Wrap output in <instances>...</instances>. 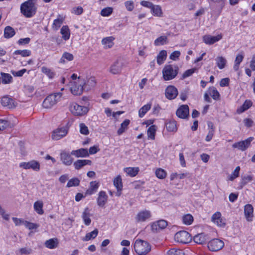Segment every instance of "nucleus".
Here are the masks:
<instances>
[{
	"instance_id": "1",
	"label": "nucleus",
	"mask_w": 255,
	"mask_h": 255,
	"mask_svg": "<svg viewBox=\"0 0 255 255\" xmlns=\"http://www.w3.org/2000/svg\"><path fill=\"white\" fill-rule=\"evenodd\" d=\"M84 90L88 91L89 88L87 87L86 81L84 79H81L80 77H78L77 82L72 83L71 87V93L74 95H81Z\"/></svg>"
},
{
	"instance_id": "2",
	"label": "nucleus",
	"mask_w": 255,
	"mask_h": 255,
	"mask_svg": "<svg viewBox=\"0 0 255 255\" xmlns=\"http://www.w3.org/2000/svg\"><path fill=\"white\" fill-rule=\"evenodd\" d=\"M179 68L175 65H167L162 70L163 78L164 80H171L177 76Z\"/></svg>"
},
{
	"instance_id": "3",
	"label": "nucleus",
	"mask_w": 255,
	"mask_h": 255,
	"mask_svg": "<svg viewBox=\"0 0 255 255\" xmlns=\"http://www.w3.org/2000/svg\"><path fill=\"white\" fill-rule=\"evenodd\" d=\"M62 95V93L57 92L47 96L42 104L43 108L46 109L51 108L61 100Z\"/></svg>"
},
{
	"instance_id": "4",
	"label": "nucleus",
	"mask_w": 255,
	"mask_h": 255,
	"mask_svg": "<svg viewBox=\"0 0 255 255\" xmlns=\"http://www.w3.org/2000/svg\"><path fill=\"white\" fill-rule=\"evenodd\" d=\"M21 13L27 17H30L35 14L36 7L33 1H25L21 4Z\"/></svg>"
},
{
	"instance_id": "5",
	"label": "nucleus",
	"mask_w": 255,
	"mask_h": 255,
	"mask_svg": "<svg viewBox=\"0 0 255 255\" xmlns=\"http://www.w3.org/2000/svg\"><path fill=\"white\" fill-rule=\"evenodd\" d=\"M134 249L137 254H147L151 251V246L146 241L136 240L134 245Z\"/></svg>"
},
{
	"instance_id": "6",
	"label": "nucleus",
	"mask_w": 255,
	"mask_h": 255,
	"mask_svg": "<svg viewBox=\"0 0 255 255\" xmlns=\"http://www.w3.org/2000/svg\"><path fill=\"white\" fill-rule=\"evenodd\" d=\"M69 110L75 116H83L89 111L87 107L80 106L76 103H72L70 104Z\"/></svg>"
},
{
	"instance_id": "7",
	"label": "nucleus",
	"mask_w": 255,
	"mask_h": 255,
	"mask_svg": "<svg viewBox=\"0 0 255 255\" xmlns=\"http://www.w3.org/2000/svg\"><path fill=\"white\" fill-rule=\"evenodd\" d=\"M68 130L69 128L67 126L58 128L52 131L51 138L53 140H59L67 135Z\"/></svg>"
},
{
	"instance_id": "8",
	"label": "nucleus",
	"mask_w": 255,
	"mask_h": 255,
	"mask_svg": "<svg viewBox=\"0 0 255 255\" xmlns=\"http://www.w3.org/2000/svg\"><path fill=\"white\" fill-rule=\"evenodd\" d=\"M174 239L176 242L183 244L188 243L191 239L190 235L185 231H181L176 233Z\"/></svg>"
},
{
	"instance_id": "9",
	"label": "nucleus",
	"mask_w": 255,
	"mask_h": 255,
	"mask_svg": "<svg viewBox=\"0 0 255 255\" xmlns=\"http://www.w3.org/2000/svg\"><path fill=\"white\" fill-rule=\"evenodd\" d=\"M19 167L24 169H31L35 171H38L40 170V163L34 160H32L28 162H22L20 163Z\"/></svg>"
},
{
	"instance_id": "10",
	"label": "nucleus",
	"mask_w": 255,
	"mask_h": 255,
	"mask_svg": "<svg viewBox=\"0 0 255 255\" xmlns=\"http://www.w3.org/2000/svg\"><path fill=\"white\" fill-rule=\"evenodd\" d=\"M224 246V242L217 239L210 241L208 244V247L211 251H218L222 249Z\"/></svg>"
},
{
	"instance_id": "11",
	"label": "nucleus",
	"mask_w": 255,
	"mask_h": 255,
	"mask_svg": "<svg viewBox=\"0 0 255 255\" xmlns=\"http://www.w3.org/2000/svg\"><path fill=\"white\" fill-rule=\"evenodd\" d=\"M253 139V137H250L244 141L235 143L232 145L233 147L244 151L250 146L251 142Z\"/></svg>"
},
{
	"instance_id": "12",
	"label": "nucleus",
	"mask_w": 255,
	"mask_h": 255,
	"mask_svg": "<svg viewBox=\"0 0 255 255\" xmlns=\"http://www.w3.org/2000/svg\"><path fill=\"white\" fill-rule=\"evenodd\" d=\"M124 66V62L118 60L111 66L109 71L113 74H119L121 72Z\"/></svg>"
},
{
	"instance_id": "13",
	"label": "nucleus",
	"mask_w": 255,
	"mask_h": 255,
	"mask_svg": "<svg viewBox=\"0 0 255 255\" xmlns=\"http://www.w3.org/2000/svg\"><path fill=\"white\" fill-rule=\"evenodd\" d=\"M211 220L219 227H224L225 226V219L221 217V214L219 212H217L212 215Z\"/></svg>"
},
{
	"instance_id": "14",
	"label": "nucleus",
	"mask_w": 255,
	"mask_h": 255,
	"mask_svg": "<svg viewBox=\"0 0 255 255\" xmlns=\"http://www.w3.org/2000/svg\"><path fill=\"white\" fill-rule=\"evenodd\" d=\"M203 41L206 44L212 45L222 38L221 34L213 36L210 35H205L203 36Z\"/></svg>"
},
{
	"instance_id": "15",
	"label": "nucleus",
	"mask_w": 255,
	"mask_h": 255,
	"mask_svg": "<svg viewBox=\"0 0 255 255\" xmlns=\"http://www.w3.org/2000/svg\"><path fill=\"white\" fill-rule=\"evenodd\" d=\"M165 96L169 99H175L178 95V90L177 88L173 86H169L165 89Z\"/></svg>"
},
{
	"instance_id": "16",
	"label": "nucleus",
	"mask_w": 255,
	"mask_h": 255,
	"mask_svg": "<svg viewBox=\"0 0 255 255\" xmlns=\"http://www.w3.org/2000/svg\"><path fill=\"white\" fill-rule=\"evenodd\" d=\"M189 109L187 105L181 106L176 111V115L181 119H185L189 115Z\"/></svg>"
},
{
	"instance_id": "17",
	"label": "nucleus",
	"mask_w": 255,
	"mask_h": 255,
	"mask_svg": "<svg viewBox=\"0 0 255 255\" xmlns=\"http://www.w3.org/2000/svg\"><path fill=\"white\" fill-rule=\"evenodd\" d=\"M150 217L151 214L149 211H142L138 213L135 217V220L137 222H143L149 219Z\"/></svg>"
},
{
	"instance_id": "18",
	"label": "nucleus",
	"mask_w": 255,
	"mask_h": 255,
	"mask_svg": "<svg viewBox=\"0 0 255 255\" xmlns=\"http://www.w3.org/2000/svg\"><path fill=\"white\" fill-rule=\"evenodd\" d=\"M108 198V197L105 191H100L98 194L97 199L98 205L101 207H104L107 202Z\"/></svg>"
},
{
	"instance_id": "19",
	"label": "nucleus",
	"mask_w": 255,
	"mask_h": 255,
	"mask_svg": "<svg viewBox=\"0 0 255 255\" xmlns=\"http://www.w3.org/2000/svg\"><path fill=\"white\" fill-rule=\"evenodd\" d=\"M1 104L3 106L6 107L8 109H12L16 106L14 100L6 96L2 98Z\"/></svg>"
},
{
	"instance_id": "20",
	"label": "nucleus",
	"mask_w": 255,
	"mask_h": 255,
	"mask_svg": "<svg viewBox=\"0 0 255 255\" xmlns=\"http://www.w3.org/2000/svg\"><path fill=\"white\" fill-rule=\"evenodd\" d=\"M167 226V222L164 220H159L156 222L153 223L151 225V229L152 231H157L159 229H163Z\"/></svg>"
},
{
	"instance_id": "21",
	"label": "nucleus",
	"mask_w": 255,
	"mask_h": 255,
	"mask_svg": "<svg viewBox=\"0 0 255 255\" xmlns=\"http://www.w3.org/2000/svg\"><path fill=\"white\" fill-rule=\"evenodd\" d=\"M253 207L251 204H247L244 207V214L248 221H252L253 217Z\"/></svg>"
},
{
	"instance_id": "22",
	"label": "nucleus",
	"mask_w": 255,
	"mask_h": 255,
	"mask_svg": "<svg viewBox=\"0 0 255 255\" xmlns=\"http://www.w3.org/2000/svg\"><path fill=\"white\" fill-rule=\"evenodd\" d=\"M71 154L76 157H85L89 156V153L87 149L80 148L77 150H72Z\"/></svg>"
},
{
	"instance_id": "23",
	"label": "nucleus",
	"mask_w": 255,
	"mask_h": 255,
	"mask_svg": "<svg viewBox=\"0 0 255 255\" xmlns=\"http://www.w3.org/2000/svg\"><path fill=\"white\" fill-rule=\"evenodd\" d=\"M90 217L91 214L90 213V210L88 207H87L84 209L82 214V218L86 226H89L90 225L91 223Z\"/></svg>"
},
{
	"instance_id": "24",
	"label": "nucleus",
	"mask_w": 255,
	"mask_h": 255,
	"mask_svg": "<svg viewBox=\"0 0 255 255\" xmlns=\"http://www.w3.org/2000/svg\"><path fill=\"white\" fill-rule=\"evenodd\" d=\"M60 158L62 163L66 165H70L73 162V158L71 155L65 152L61 153Z\"/></svg>"
},
{
	"instance_id": "25",
	"label": "nucleus",
	"mask_w": 255,
	"mask_h": 255,
	"mask_svg": "<svg viewBox=\"0 0 255 255\" xmlns=\"http://www.w3.org/2000/svg\"><path fill=\"white\" fill-rule=\"evenodd\" d=\"M114 185L115 187L117 188L118 190V192L117 193V195L118 196H120L121 195V191L122 190L123 188V183L122 178L120 175L117 176L114 179Z\"/></svg>"
},
{
	"instance_id": "26",
	"label": "nucleus",
	"mask_w": 255,
	"mask_h": 255,
	"mask_svg": "<svg viewBox=\"0 0 255 255\" xmlns=\"http://www.w3.org/2000/svg\"><path fill=\"white\" fill-rule=\"evenodd\" d=\"M208 238L204 233H200L195 235L193 238L194 242L198 244H203L208 240Z\"/></svg>"
},
{
	"instance_id": "27",
	"label": "nucleus",
	"mask_w": 255,
	"mask_h": 255,
	"mask_svg": "<svg viewBox=\"0 0 255 255\" xmlns=\"http://www.w3.org/2000/svg\"><path fill=\"white\" fill-rule=\"evenodd\" d=\"M92 161L87 159H79L74 162V166L76 169L79 170L86 165H91Z\"/></svg>"
},
{
	"instance_id": "28",
	"label": "nucleus",
	"mask_w": 255,
	"mask_h": 255,
	"mask_svg": "<svg viewBox=\"0 0 255 255\" xmlns=\"http://www.w3.org/2000/svg\"><path fill=\"white\" fill-rule=\"evenodd\" d=\"M64 20V17L62 15H58V18L53 21L52 25V28L54 30H57L63 24Z\"/></svg>"
},
{
	"instance_id": "29",
	"label": "nucleus",
	"mask_w": 255,
	"mask_h": 255,
	"mask_svg": "<svg viewBox=\"0 0 255 255\" xmlns=\"http://www.w3.org/2000/svg\"><path fill=\"white\" fill-rule=\"evenodd\" d=\"M99 186V182L96 181H92L90 183V188L87 190L86 195H92L97 191Z\"/></svg>"
},
{
	"instance_id": "30",
	"label": "nucleus",
	"mask_w": 255,
	"mask_h": 255,
	"mask_svg": "<svg viewBox=\"0 0 255 255\" xmlns=\"http://www.w3.org/2000/svg\"><path fill=\"white\" fill-rule=\"evenodd\" d=\"M114 38L113 36L107 37L102 39V43L105 48H110L114 45Z\"/></svg>"
},
{
	"instance_id": "31",
	"label": "nucleus",
	"mask_w": 255,
	"mask_h": 255,
	"mask_svg": "<svg viewBox=\"0 0 255 255\" xmlns=\"http://www.w3.org/2000/svg\"><path fill=\"white\" fill-rule=\"evenodd\" d=\"M166 129L170 132L176 131L177 128L176 122L174 120H169L165 124Z\"/></svg>"
},
{
	"instance_id": "32",
	"label": "nucleus",
	"mask_w": 255,
	"mask_h": 255,
	"mask_svg": "<svg viewBox=\"0 0 255 255\" xmlns=\"http://www.w3.org/2000/svg\"><path fill=\"white\" fill-rule=\"evenodd\" d=\"M44 245L45 247L50 249L56 248L58 245V240L56 238H53L45 241Z\"/></svg>"
},
{
	"instance_id": "33",
	"label": "nucleus",
	"mask_w": 255,
	"mask_h": 255,
	"mask_svg": "<svg viewBox=\"0 0 255 255\" xmlns=\"http://www.w3.org/2000/svg\"><path fill=\"white\" fill-rule=\"evenodd\" d=\"M252 105V102L251 101L246 100L242 106L237 109V112L238 114H241L249 109Z\"/></svg>"
},
{
	"instance_id": "34",
	"label": "nucleus",
	"mask_w": 255,
	"mask_h": 255,
	"mask_svg": "<svg viewBox=\"0 0 255 255\" xmlns=\"http://www.w3.org/2000/svg\"><path fill=\"white\" fill-rule=\"evenodd\" d=\"M124 170L129 176L134 177L138 174L139 169L138 167H126Z\"/></svg>"
},
{
	"instance_id": "35",
	"label": "nucleus",
	"mask_w": 255,
	"mask_h": 255,
	"mask_svg": "<svg viewBox=\"0 0 255 255\" xmlns=\"http://www.w3.org/2000/svg\"><path fill=\"white\" fill-rule=\"evenodd\" d=\"M150 9L153 15L158 17L162 16V11L159 5L153 4Z\"/></svg>"
},
{
	"instance_id": "36",
	"label": "nucleus",
	"mask_w": 255,
	"mask_h": 255,
	"mask_svg": "<svg viewBox=\"0 0 255 255\" xmlns=\"http://www.w3.org/2000/svg\"><path fill=\"white\" fill-rule=\"evenodd\" d=\"M43 203L42 201H37L34 203V210L39 215H42L44 213L43 210Z\"/></svg>"
},
{
	"instance_id": "37",
	"label": "nucleus",
	"mask_w": 255,
	"mask_h": 255,
	"mask_svg": "<svg viewBox=\"0 0 255 255\" xmlns=\"http://www.w3.org/2000/svg\"><path fill=\"white\" fill-rule=\"evenodd\" d=\"M60 33L62 35V38L67 40L70 38V30L68 26L64 25L62 27L60 30Z\"/></svg>"
},
{
	"instance_id": "38",
	"label": "nucleus",
	"mask_w": 255,
	"mask_h": 255,
	"mask_svg": "<svg viewBox=\"0 0 255 255\" xmlns=\"http://www.w3.org/2000/svg\"><path fill=\"white\" fill-rule=\"evenodd\" d=\"M167 57V52L166 50H163L160 51L157 56V62L158 65H161L163 63Z\"/></svg>"
},
{
	"instance_id": "39",
	"label": "nucleus",
	"mask_w": 255,
	"mask_h": 255,
	"mask_svg": "<svg viewBox=\"0 0 255 255\" xmlns=\"http://www.w3.org/2000/svg\"><path fill=\"white\" fill-rule=\"evenodd\" d=\"M14 29L10 26H7L4 30V36L6 38L12 37L15 34Z\"/></svg>"
},
{
	"instance_id": "40",
	"label": "nucleus",
	"mask_w": 255,
	"mask_h": 255,
	"mask_svg": "<svg viewBox=\"0 0 255 255\" xmlns=\"http://www.w3.org/2000/svg\"><path fill=\"white\" fill-rule=\"evenodd\" d=\"M0 75L1 76V81L3 84H7L11 82L12 77L9 74L1 72Z\"/></svg>"
},
{
	"instance_id": "41",
	"label": "nucleus",
	"mask_w": 255,
	"mask_h": 255,
	"mask_svg": "<svg viewBox=\"0 0 255 255\" xmlns=\"http://www.w3.org/2000/svg\"><path fill=\"white\" fill-rule=\"evenodd\" d=\"M98 234V230L96 229L92 232L87 233L85 237L83 239L84 241H88L91 239H95Z\"/></svg>"
},
{
	"instance_id": "42",
	"label": "nucleus",
	"mask_w": 255,
	"mask_h": 255,
	"mask_svg": "<svg viewBox=\"0 0 255 255\" xmlns=\"http://www.w3.org/2000/svg\"><path fill=\"white\" fill-rule=\"evenodd\" d=\"M129 123L130 121L129 120L126 119L121 124V127L117 131V133L119 135L122 134L125 131V130L127 129Z\"/></svg>"
},
{
	"instance_id": "43",
	"label": "nucleus",
	"mask_w": 255,
	"mask_h": 255,
	"mask_svg": "<svg viewBox=\"0 0 255 255\" xmlns=\"http://www.w3.org/2000/svg\"><path fill=\"white\" fill-rule=\"evenodd\" d=\"M156 130V126L155 125H152L148 128L147 131L148 138L152 140L154 139Z\"/></svg>"
},
{
	"instance_id": "44",
	"label": "nucleus",
	"mask_w": 255,
	"mask_h": 255,
	"mask_svg": "<svg viewBox=\"0 0 255 255\" xmlns=\"http://www.w3.org/2000/svg\"><path fill=\"white\" fill-rule=\"evenodd\" d=\"M217 66L220 69H223L226 63V60L222 56L217 57L216 59Z\"/></svg>"
},
{
	"instance_id": "45",
	"label": "nucleus",
	"mask_w": 255,
	"mask_h": 255,
	"mask_svg": "<svg viewBox=\"0 0 255 255\" xmlns=\"http://www.w3.org/2000/svg\"><path fill=\"white\" fill-rule=\"evenodd\" d=\"M151 105L147 104L141 107L138 111V115L140 118H142L146 113L151 108Z\"/></svg>"
},
{
	"instance_id": "46",
	"label": "nucleus",
	"mask_w": 255,
	"mask_h": 255,
	"mask_svg": "<svg viewBox=\"0 0 255 255\" xmlns=\"http://www.w3.org/2000/svg\"><path fill=\"white\" fill-rule=\"evenodd\" d=\"M73 55L72 54L68 52H64L60 60V62L61 63H64L65 62V60L70 61L73 59Z\"/></svg>"
},
{
	"instance_id": "47",
	"label": "nucleus",
	"mask_w": 255,
	"mask_h": 255,
	"mask_svg": "<svg viewBox=\"0 0 255 255\" xmlns=\"http://www.w3.org/2000/svg\"><path fill=\"white\" fill-rule=\"evenodd\" d=\"M182 220L184 224L190 225L193 221V217L190 214H186L183 217Z\"/></svg>"
},
{
	"instance_id": "48",
	"label": "nucleus",
	"mask_w": 255,
	"mask_h": 255,
	"mask_svg": "<svg viewBox=\"0 0 255 255\" xmlns=\"http://www.w3.org/2000/svg\"><path fill=\"white\" fill-rule=\"evenodd\" d=\"M80 184V180L77 178L71 179L67 184V187L70 188L73 186H77Z\"/></svg>"
},
{
	"instance_id": "49",
	"label": "nucleus",
	"mask_w": 255,
	"mask_h": 255,
	"mask_svg": "<svg viewBox=\"0 0 255 255\" xmlns=\"http://www.w3.org/2000/svg\"><path fill=\"white\" fill-rule=\"evenodd\" d=\"M167 38L166 36H161L156 39L154 41V44L156 46L163 45L166 43Z\"/></svg>"
},
{
	"instance_id": "50",
	"label": "nucleus",
	"mask_w": 255,
	"mask_h": 255,
	"mask_svg": "<svg viewBox=\"0 0 255 255\" xmlns=\"http://www.w3.org/2000/svg\"><path fill=\"white\" fill-rule=\"evenodd\" d=\"M155 174L159 179H164L166 176V171L162 168H158L155 171Z\"/></svg>"
},
{
	"instance_id": "51",
	"label": "nucleus",
	"mask_w": 255,
	"mask_h": 255,
	"mask_svg": "<svg viewBox=\"0 0 255 255\" xmlns=\"http://www.w3.org/2000/svg\"><path fill=\"white\" fill-rule=\"evenodd\" d=\"M210 94L214 100H218L220 97L218 91L214 87H211L209 89Z\"/></svg>"
},
{
	"instance_id": "52",
	"label": "nucleus",
	"mask_w": 255,
	"mask_h": 255,
	"mask_svg": "<svg viewBox=\"0 0 255 255\" xmlns=\"http://www.w3.org/2000/svg\"><path fill=\"white\" fill-rule=\"evenodd\" d=\"M41 71L50 79L53 78L55 75L54 73L50 69L46 67H42Z\"/></svg>"
},
{
	"instance_id": "53",
	"label": "nucleus",
	"mask_w": 255,
	"mask_h": 255,
	"mask_svg": "<svg viewBox=\"0 0 255 255\" xmlns=\"http://www.w3.org/2000/svg\"><path fill=\"white\" fill-rule=\"evenodd\" d=\"M80 132L84 135H88L89 133L88 128L84 123H81L79 125Z\"/></svg>"
},
{
	"instance_id": "54",
	"label": "nucleus",
	"mask_w": 255,
	"mask_h": 255,
	"mask_svg": "<svg viewBox=\"0 0 255 255\" xmlns=\"http://www.w3.org/2000/svg\"><path fill=\"white\" fill-rule=\"evenodd\" d=\"M113 12V8L111 7H107L102 9L101 14L103 16H108Z\"/></svg>"
},
{
	"instance_id": "55",
	"label": "nucleus",
	"mask_w": 255,
	"mask_h": 255,
	"mask_svg": "<svg viewBox=\"0 0 255 255\" xmlns=\"http://www.w3.org/2000/svg\"><path fill=\"white\" fill-rule=\"evenodd\" d=\"M10 122L5 120L0 119V130H3L9 126Z\"/></svg>"
},
{
	"instance_id": "56",
	"label": "nucleus",
	"mask_w": 255,
	"mask_h": 255,
	"mask_svg": "<svg viewBox=\"0 0 255 255\" xmlns=\"http://www.w3.org/2000/svg\"><path fill=\"white\" fill-rule=\"evenodd\" d=\"M14 54L21 55L23 57L28 56L30 55L31 52L29 50H17L15 51Z\"/></svg>"
},
{
	"instance_id": "57",
	"label": "nucleus",
	"mask_w": 255,
	"mask_h": 255,
	"mask_svg": "<svg viewBox=\"0 0 255 255\" xmlns=\"http://www.w3.org/2000/svg\"><path fill=\"white\" fill-rule=\"evenodd\" d=\"M240 170V166L236 167L235 169L234 170V171L230 175V177H229V180L232 181L234 179H235L236 178L238 177L239 175Z\"/></svg>"
},
{
	"instance_id": "58",
	"label": "nucleus",
	"mask_w": 255,
	"mask_h": 255,
	"mask_svg": "<svg viewBox=\"0 0 255 255\" xmlns=\"http://www.w3.org/2000/svg\"><path fill=\"white\" fill-rule=\"evenodd\" d=\"M24 225L29 230L36 229L39 227V225L26 221L24 222Z\"/></svg>"
},
{
	"instance_id": "59",
	"label": "nucleus",
	"mask_w": 255,
	"mask_h": 255,
	"mask_svg": "<svg viewBox=\"0 0 255 255\" xmlns=\"http://www.w3.org/2000/svg\"><path fill=\"white\" fill-rule=\"evenodd\" d=\"M196 70V68H192L190 69H188L185 71L182 76V79H184L192 75Z\"/></svg>"
},
{
	"instance_id": "60",
	"label": "nucleus",
	"mask_w": 255,
	"mask_h": 255,
	"mask_svg": "<svg viewBox=\"0 0 255 255\" xmlns=\"http://www.w3.org/2000/svg\"><path fill=\"white\" fill-rule=\"evenodd\" d=\"M87 87L89 88V90L94 87L96 85V80L94 77H91L86 82Z\"/></svg>"
},
{
	"instance_id": "61",
	"label": "nucleus",
	"mask_w": 255,
	"mask_h": 255,
	"mask_svg": "<svg viewBox=\"0 0 255 255\" xmlns=\"http://www.w3.org/2000/svg\"><path fill=\"white\" fill-rule=\"evenodd\" d=\"M184 253L180 250L171 249L167 252V255H183Z\"/></svg>"
},
{
	"instance_id": "62",
	"label": "nucleus",
	"mask_w": 255,
	"mask_h": 255,
	"mask_svg": "<svg viewBox=\"0 0 255 255\" xmlns=\"http://www.w3.org/2000/svg\"><path fill=\"white\" fill-rule=\"evenodd\" d=\"M180 55V52L179 51H175L173 52L169 56L170 59L173 60H176Z\"/></svg>"
},
{
	"instance_id": "63",
	"label": "nucleus",
	"mask_w": 255,
	"mask_h": 255,
	"mask_svg": "<svg viewBox=\"0 0 255 255\" xmlns=\"http://www.w3.org/2000/svg\"><path fill=\"white\" fill-rule=\"evenodd\" d=\"M12 220L14 222L15 226H20L21 225H24V222H25V221H24L22 219H18L15 217L12 218Z\"/></svg>"
},
{
	"instance_id": "64",
	"label": "nucleus",
	"mask_w": 255,
	"mask_h": 255,
	"mask_svg": "<svg viewBox=\"0 0 255 255\" xmlns=\"http://www.w3.org/2000/svg\"><path fill=\"white\" fill-rule=\"evenodd\" d=\"M125 4L127 9L128 11H131L134 7L133 2L132 1H126Z\"/></svg>"
}]
</instances>
